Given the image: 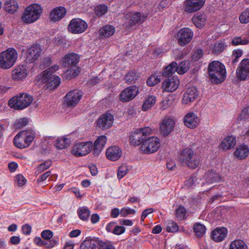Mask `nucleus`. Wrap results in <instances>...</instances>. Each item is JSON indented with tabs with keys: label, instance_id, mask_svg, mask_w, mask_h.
<instances>
[{
	"label": "nucleus",
	"instance_id": "3c124183",
	"mask_svg": "<svg viewBox=\"0 0 249 249\" xmlns=\"http://www.w3.org/2000/svg\"><path fill=\"white\" fill-rule=\"evenodd\" d=\"M188 63L187 62L183 61L179 65L176 66V71L179 74L185 73L188 70Z\"/></svg>",
	"mask_w": 249,
	"mask_h": 249
},
{
	"label": "nucleus",
	"instance_id": "0e129e2a",
	"mask_svg": "<svg viewBox=\"0 0 249 249\" xmlns=\"http://www.w3.org/2000/svg\"><path fill=\"white\" fill-rule=\"evenodd\" d=\"M53 235V232L50 230H44L41 233L42 237L46 240L51 239Z\"/></svg>",
	"mask_w": 249,
	"mask_h": 249
},
{
	"label": "nucleus",
	"instance_id": "052dcab7",
	"mask_svg": "<svg viewBox=\"0 0 249 249\" xmlns=\"http://www.w3.org/2000/svg\"><path fill=\"white\" fill-rule=\"evenodd\" d=\"M16 182L19 186H22L26 183V180L25 178L21 174L17 175L15 178Z\"/></svg>",
	"mask_w": 249,
	"mask_h": 249
},
{
	"label": "nucleus",
	"instance_id": "c85d7f7f",
	"mask_svg": "<svg viewBox=\"0 0 249 249\" xmlns=\"http://www.w3.org/2000/svg\"><path fill=\"white\" fill-rule=\"evenodd\" d=\"M196 155L194 151L191 148H185L179 154V159L181 162L186 164L189 160Z\"/></svg>",
	"mask_w": 249,
	"mask_h": 249
},
{
	"label": "nucleus",
	"instance_id": "f3484780",
	"mask_svg": "<svg viewBox=\"0 0 249 249\" xmlns=\"http://www.w3.org/2000/svg\"><path fill=\"white\" fill-rule=\"evenodd\" d=\"M41 47L38 45H34L31 46L26 52V61L27 63H34L40 56Z\"/></svg>",
	"mask_w": 249,
	"mask_h": 249
},
{
	"label": "nucleus",
	"instance_id": "4c0bfd02",
	"mask_svg": "<svg viewBox=\"0 0 249 249\" xmlns=\"http://www.w3.org/2000/svg\"><path fill=\"white\" fill-rule=\"evenodd\" d=\"M77 213L79 217L81 220L87 221L89 218L90 212L87 207H82L78 209Z\"/></svg>",
	"mask_w": 249,
	"mask_h": 249
},
{
	"label": "nucleus",
	"instance_id": "603ef678",
	"mask_svg": "<svg viewBox=\"0 0 249 249\" xmlns=\"http://www.w3.org/2000/svg\"><path fill=\"white\" fill-rule=\"evenodd\" d=\"M178 227L176 222L173 221L168 222L166 226V231L170 232H175L178 231Z\"/></svg>",
	"mask_w": 249,
	"mask_h": 249
},
{
	"label": "nucleus",
	"instance_id": "e433bc0d",
	"mask_svg": "<svg viewBox=\"0 0 249 249\" xmlns=\"http://www.w3.org/2000/svg\"><path fill=\"white\" fill-rule=\"evenodd\" d=\"M205 179L208 183H213L218 181L220 178L218 174L212 170L207 173L205 176Z\"/></svg>",
	"mask_w": 249,
	"mask_h": 249
},
{
	"label": "nucleus",
	"instance_id": "09e8293b",
	"mask_svg": "<svg viewBox=\"0 0 249 249\" xmlns=\"http://www.w3.org/2000/svg\"><path fill=\"white\" fill-rule=\"evenodd\" d=\"M160 75L156 73L151 75L147 80L146 83L149 86H154L160 81Z\"/></svg>",
	"mask_w": 249,
	"mask_h": 249
},
{
	"label": "nucleus",
	"instance_id": "c756f323",
	"mask_svg": "<svg viewBox=\"0 0 249 249\" xmlns=\"http://www.w3.org/2000/svg\"><path fill=\"white\" fill-rule=\"evenodd\" d=\"M145 139V138H143L142 136V134L137 130L130 136V142L132 145H141Z\"/></svg>",
	"mask_w": 249,
	"mask_h": 249
},
{
	"label": "nucleus",
	"instance_id": "864d4df0",
	"mask_svg": "<svg viewBox=\"0 0 249 249\" xmlns=\"http://www.w3.org/2000/svg\"><path fill=\"white\" fill-rule=\"evenodd\" d=\"M107 7L104 4H101L95 8V14L98 16H101L106 13L107 11Z\"/></svg>",
	"mask_w": 249,
	"mask_h": 249
},
{
	"label": "nucleus",
	"instance_id": "a878e982",
	"mask_svg": "<svg viewBox=\"0 0 249 249\" xmlns=\"http://www.w3.org/2000/svg\"><path fill=\"white\" fill-rule=\"evenodd\" d=\"M121 150L116 146L109 147L106 151V156L110 160L116 161L118 160L121 157Z\"/></svg>",
	"mask_w": 249,
	"mask_h": 249
},
{
	"label": "nucleus",
	"instance_id": "473e14b6",
	"mask_svg": "<svg viewBox=\"0 0 249 249\" xmlns=\"http://www.w3.org/2000/svg\"><path fill=\"white\" fill-rule=\"evenodd\" d=\"M18 8V4L16 0H6L5 2L4 9L9 13H15Z\"/></svg>",
	"mask_w": 249,
	"mask_h": 249
},
{
	"label": "nucleus",
	"instance_id": "39448f33",
	"mask_svg": "<svg viewBox=\"0 0 249 249\" xmlns=\"http://www.w3.org/2000/svg\"><path fill=\"white\" fill-rule=\"evenodd\" d=\"M42 11L41 7L39 4H31L26 8L22 17V20L26 23H33L39 18Z\"/></svg>",
	"mask_w": 249,
	"mask_h": 249
},
{
	"label": "nucleus",
	"instance_id": "58836bf2",
	"mask_svg": "<svg viewBox=\"0 0 249 249\" xmlns=\"http://www.w3.org/2000/svg\"><path fill=\"white\" fill-rule=\"evenodd\" d=\"M177 66V63L176 62H172L164 69L163 75L166 77H171L170 76L176 71Z\"/></svg>",
	"mask_w": 249,
	"mask_h": 249
},
{
	"label": "nucleus",
	"instance_id": "338daca9",
	"mask_svg": "<svg viewBox=\"0 0 249 249\" xmlns=\"http://www.w3.org/2000/svg\"><path fill=\"white\" fill-rule=\"evenodd\" d=\"M51 172L50 171L45 172L37 178V182H42L46 180L48 177L51 175Z\"/></svg>",
	"mask_w": 249,
	"mask_h": 249
},
{
	"label": "nucleus",
	"instance_id": "423d86ee",
	"mask_svg": "<svg viewBox=\"0 0 249 249\" xmlns=\"http://www.w3.org/2000/svg\"><path fill=\"white\" fill-rule=\"evenodd\" d=\"M160 146L159 139L157 137H150L145 139L141 145L140 148L144 154H150L157 151Z\"/></svg>",
	"mask_w": 249,
	"mask_h": 249
},
{
	"label": "nucleus",
	"instance_id": "bb28decb",
	"mask_svg": "<svg viewBox=\"0 0 249 249\" xmlns=\"http://www.w3.org/2000/svg\"><path fill=\"white\" fill-rule=\"evenodd\" d=\"M227 234L226 228H217L212 233V238L216 242H220L224 240Z\"/></svg>",
	"mask_w": 249,
	"mask_h": 249
},
{
	"label": "nucleus",
	"instance_id": "20e7f679",
	"mask_svg": "<svg viewBox=\"0 0 249 249\" xmlns=\"http://www.w3.org/2000/svg\"><path fill=\"white\" fill-rule=\"evenodd\" d=\"M33 97L27 93H20L9 101V105L16 109H23L28 107L33 102Z\"/></svg>",
	"mask_w": 249,
	"mask_h": 249
},
{
	"label": "nucleus",
	"instance_id": "72a5a7b5",
	"mask_svg": "<svg viewBox=\"0 0 249 249\" xmlns=\"http://www.w3.org/2000/svg\"><path fill=\"white\" fill-rule=\"evenodd\" d=\"M192 20L196 27L200 28L205 25L206 17L204 14H197L193 17Z\"/></svg>",
	"mask_w": 249,
	"mask_h": 249
},
{
	"label": "nucleus",
	"instance_id": "6e6d98bb",
	"mask_svg": "<svg viewBox=\"0 0 249 249\" xmlns=\"http://www.w3.org/2000/svg\"><path fill=\"white\" fill-rule=\"evenodd\" d=\"M238 120L240 121H247L249 122V106L245 107L240 114Z\"/></svg>",
	"mask_w": 249,
	"mask_h": 249
},
{
	"label": "nucleus",
	"instance_id": "9d476101",
	"mask_svg": "<svg viewBox=\"0 0 249 249\" xmlns=\"http://www.w3.org/2000/svg\"><path fill=\"white\" fill-rule=\"evenodd\" d=\"M124 18L127 20L125 22L126 24H127L126 26L131 27L143 22L147 18V15L140 12H136L133 14H126Z\"/></svg>",
	"mask_w": 249,
	"mask_h": 249
},
{
	"label": "nucleus",
	"instance_id": "2eb2a0df",
	"mask_svg": "<svg viewBox=\"0 0 249 249\" xmlns=\"http://www.w3.org/2000/svg\"><path fill=\"white\" fill-rule=\"evenodd\" d=\"M139 92L138 88L135 86L128 87L124 89L120 94V100L124 102L133 99Z\"/></svg>",
	"mask_w": 249,
	"mask_h": 249
},
{
	"label": "nucleus",
	"instance_id": "412c9836",
	"mask_svg": "<svg viewBox=\"0 0 249 249\" xmlns=\"http://www.w3.org/2000/svg\"><path fill=\"white\" fill-rule=\"evenodd\" d=\"M113 120V116L111 113H107L98 119L97 125L102 129H107L112 125Z\"/></svg>",
	"mask_w": 249,
	"mask_h": 249
},
{
	"label": "nucleus",
	"instance_id": "aec40b11",
	"mask_svg": "<svg viewBox=\"0 0 249 249\" xmlns=\"http://www.w3.org/2000/svg\"><path fill=\"white\" fill-rule=\"evenodd\" d=\"M199 119L197 115L193 112H189L187 113L184 118V123L186 126L190 128H196L199 123Z\"/></svg>",
	"mask_w": 249,
	"mask_h": 249
},
{
	"label": "nucleus",
	"instance_id": "6e6552de",
	"mask_svg": "<svg viewBox=\"0 0 249 249\" xmlns=\"http://www.w3.org/2000/svg\"><path fill=\"white\" fill-rule=\"evenodd\" d=\"M92 147V143L90 141L77 142L73 146L71 152L76 157L85 156L90 152Z\"/></svg>",
	"mask_w": 249,
	"mask_h": 249
},
{
	"label": "nucleus",
	"instance_id": "79ce46f5",
	"mask_svg": "<svg viewBox=\"0 0 249 249\" xmlns=\"http://www.w3.org/2000/svg\"><path fill=\"white\" fill-rule=\"evenodd\" d=\"M249 43V37L245 36L234 37L232 40L231 44L233 46L246 45Z\"/></svg>",
	"mask_w": 249,
	"mask_h": 249
},
{
	"label": "nucleus",
	"instance_id": "dca6fc26",
	"mask_svg": "<svg viewBox=\"0 0 249 249\" xmlns=\"http://www.w3.org/2000/svg\"><path fill=\"white\" fill-rule=\"evenodd\" d=\"M205 0H185L184 2V11L193 13L200 10L205 3Z\"/></svg>",
	"mask_w": 249,
	"mask_h": 249
},
{
	"label": "nucleus",
	"instance_id": "ddd939ff",
	"mask_svg": "<svg viewBox=\"0 0 249 249\" xmlns=\"http://www.w3.org/2000/svg\"><path fill=\"white\" fill-rule=\"evenodd\" d=\"M193 35V31L188 28L180 29L177 33L178 44L181 46L188 44L192 39Z\"/></svg>",
	"mask_w": 249,
	"mask_h": 249
},
{
	"label": "nucleus",
	"instance_id": "13d9d810",
	"mask_svg": "<svg viewBox=\"0 0 249 249\" xmlns=\"http://www.w3.org/2000/svg\"><path fill=\"white\" fill-rule=\"evenodd\" d=\"M127 171L128 169L126 166L122 165L119 167L117 173V177L118 179H120L122 178L127 174Z\"/></svg>",
	"mask_w": 249,
	"mask_h": 249
},
{
	"label": "nucleus",
	"instance_id": "774afa93",
	"mask_svg": "<svg viewBox=\"0 0 249 249\" xmlns=\"http://www.w3.org/2000/svg\"><path fill=\"white\" fill-rule=\"evenodd\" d=\"M154 210L153 208L146 209L143 211L141 216V221H143L146 217L149 214L152 213Z\"/></svg>",
	"mask_w": 249,
	"mask_h": 249
},
{
	"label": "nucleus",
	"instance_id": "9b49d317",
	"mask_svg": "<svg viewBox=\"0 0 249 249\" xmlns=\"http://www.w3.org/2000/svg\"><path fill=\"white\" fill-rule=\"evenodd\" d=\"M237 77L240 80L249 79V59H244L236 70Z\"/></svg>",
	"mask_w": 249,
	"mask_h": 249
},
{
	"label": "nucleus",
	"instance_id": "4d7b16f0",
	"mask_svg": "<svg viewBox=\"0 0 249 249\" xmlns=\"http://www.w3.org/2000/svg\"><path fill=\"white\" fill-rule=\"evenodd\" d=\"M239 20L243 23H247L249 22V8L242 13L239 17Z\"/></svg>",
	"mask_w": 249,
	"mask_h": 249
},
{
	"label": "nucleus",
	"instance_id": "5fc2aeb1",
	"mask_svg": "<svg viewBox=\"0 0 249 249\" xmlns=\"http://www.w3.org/2000/svg\"><path fill=\"white\" fill-rule=\"evenodd\" d=\"M243 51L241 49L234 50L231 55V62L232 63H235L237 62L238 61V59L243 55Z\"/></svg>",
	"mask_w": 249,
	"mask_h": 249
},
{
	"label": "nucleus",
	"instance_id": "a18cd8bd",
	"mask_svg": "<svg viewBox=\"0 0 249 249\" xmlns=\"http://www.w3.org/2000/svg\"><path fill=\"white\" fill-rule=\"evenodd\" d=\"M59 66L55 65L48 69L44 71L40 76L42 77V81H46L47 80L49 76L52 74V73L55 72L58 70Z\"/></svg>",
	"mask_w": 249,
	"mask_h": 249
},
{
	"label": "nucleus",
	"instance_id": "f257e3e1",
	"mask_svg": "<svg viewBox=\"0 0 249 249\" xmlns=\"http://www.w3.org/2000/svg\"><path fill=\"white\" fill-rule=\"evenodd\" d=\"M208 73L212 83L220 84L226 78V71L225 66L218 61H213L208 66Z\"/></svg>",
	"mask_w": 249,
	"mask_h": 249
},
{
	"label": "nucleus",
	"instance_id": "b1692460",
	"mask_svg": "<svg viewBox=\"0 0 249 249\" xmlns=\"http://www.w3.org/2000/svg\"><path fill=\"white\" fill-rule=\"evenodd\" d=\"M27 75L26 66L19 65L12 71V77L15 80H20L25 78Z\"/></svg>",
	"mask_w": 249,
	"mask_h": 249
},
{
	"label": "nucleus",
	"instance_id": "2f4dec72",
	"mask_svg": "<svg viewBox=\"0 0 249 249\" xmlns=\"http://www.w3.org/2000/svg\"><path fill=\"white\" fill-rule=\"evenodd\" d=\"M249 153V148L245 145H241L237 147L234 156L239 159H243L248 156Z\"/></svg>",
	"mask_w": 249,
	"mask_h": 249
},
{
	"label": "nucleus",
	"instance_id": "7c9ffc66",
	"mask_svg": "<svg viewBox=\"0 0 249 249\" xmlns=\"http://www.w3.org/2000/svg\"><path fill=\"white\" fill-rule=\"evenodd\" d=\"M115 32V28L110 25L103 27L99 31V36L101 38L112 36Z\"/></svg>",
	"mask_w": 249,
	"mask_h": 249
},
{
	"label": "nucleus",
	"instance_id": "49530a36",
	"mask_svg": "<svg viewBox=\"0 0 249 249\" xmlns=\"http://www.w3.org/2000/svg\"><path fill=\"white\" fill-rule=\"evenodd\" d=\"M139 75L137 72L134 71H129L125 76V82L128 84L135 83L137 80Z\"/></svg>",
	"mask_w": 249,
	"mask_h": 249
},
{
	"label": "nucleus",
	"instance_id": "5701e85b",
	"mask_svg": "<svg viewBox=\"0 0 249 249\" xmlns=\"http://www.w3.org/2000/svg\"><path fill=\"white\" fill-rule=\"evenodd\" d=\"M67 10L63 6L54 8L50 14V18L52 21H57L60 20L66 15Z\"/></svg>",
	"mask_w": 249,
	"mask_h": 249
},
{
	"label": "nucleus",
	"instance_id": "37998d69",
	"mask_svg": "<svg viewBox=\"0 0 249 249\" xmlns=\"http://www.w3.org/2000/svg\"><path fill=\"white\" fill-rule=\"evenodd\" d=\"M229 249H248V246L242 240H235L231 242Z\"/></svg>",
	"mask_w": 249,
	"mask_h": 249
},
{
	"label": "nucleus",
	"instance_id": "69168bd1",
	"mask_svg": "<svg viewBox=\"0 0 249 249\" xmlns=\"http://www.w3.org/2000/svg\"><path fill=\"white\" fill-rule=\"evenodd\" d=\"M125 229L123 226L116 225L113 233L116 235H121L125 231Z\"/></svg>",
	"mask_w": 249,
	"mask_h": 249
},
{
	"label": "nucleus",
	"instance_id": "a19ab883",
	"mask_svg": "<svg viewBox=\"0 0 249 249\" xmlns=\"http://www.w3.org/2000/svg\"><path fill=\"white\" fill-rule=\"evenodd\" d=\"M156 102V98L154 96H149L145 100L142 106V109L146 111L152 107Z\"/></svg>",
	"mask_w": 249,
	"mask_h": 249
},
{
	"label": "nucleus",
	"instance_id": "c9c22d12",
	"mask_svg": "<svg viewBox=\"0 0 249 249\" xmlns=\"http://www.w3.org/2000/svg\"><path fill=\"white\" fill-rule=\"evenodd\" d=\"M193 230L197 238H201L205 234L206 228L204 225L197 222L194 224Z\"/></svg>",
	"mask_w": 249,
	"mask_h": 249
},
{
	"label": "nucleus",
	"instance_id": "7ed1b4c3",
	"mask_svg": "<svg viewBox=\"0 0 249 249\" xmlns=\"http://www.w3.org/2000/svg\"><path fill=\"white\" fill-rule=\"evenodd\" d=\"M18 57L17 51L14 48H9L0 53V68L8 69L15 63Z\"/></svg>",
	"mask_w": 249,
	"mask_h": 249
},
{
	"label": "nucleus",
	"instance_id": "4468645a",
	"mask_svg": "<svg viewBox=\"0 0 249 249\" xmlns=\"http://www.w3.org/2000/svg\"><path fill=\"white\" fill-rule=\"evenodd\" d=\"M82 97V93L77 90L69 91L65 96V102L68 107L75 106Z\"/></svg>",
	"mask_w": 249,
	"mask_h": 249
},
{
	"label": "nucleus",
	"instance_id": "f03ea898",
	"mask_svg": "<svg viewBox=\"0 0 249 249\" xmlns=\"http://www.w3.org/2000/svg\"><path fill=\"white\" fill-rule=\"evenodd\" d=\"M35 136V132L32 130L20 131L15 137L13 142L17 147L25 148L30 145Z\"/></svg>",
	"mask_w": 249,
	"mask_h": 249
},
{
	"label": "nucleus",
	"instance_id": "0eeeda50",
	"mask_svg": "<svg viewBox=\"0 0 249 249\" xmlns=\"http://www.w3.org/2000/svg\"><path fill=\"white\" fill-rule=\"evenodd\" d=\"M88 25L84 20L80 18L72 19L68 26V31L73 34L84 33L88 28Z\"/></svg>",
	"mask_w": 249,
	"mask_h": 249
},
{
	"label": "nucleus",
	"instance_id": "f704fd0d",
	"mask_svg": "<svg viewBox=\"0 0 249 249\" xmlns=\"http://www.w3.org/2000/svg\"><path fill=\"white\" fill-rule=\"evenodd\" d=\"M41 79L42 82L48 81L49 87L52 89H55L58 87L61 82L59 77L55 75H50L46 81H42V77H41Z\"/></svg>",
	"mask_w": 249,
	"mask_h": 249
},
{
	"label": "nucleus",
	"instance_id": "6ab92c4d",
	"mask_svg": "<svg viewBox=\"0 0 249 249\" xmlns=\"http://www.w3.org/2000/svg\"><path fill=\"white\" fill-rule=\"evenodd\" d=\"M179 84V79L175 76L166 78L163 82L162 88L167 92H173L176 90Z\"/></svg>",
	"mask_w": 249,
	"mask_h": 249
},
{
	"label": "nucleus",
	"instance_id": "e2e57ef3",
	"mask_svg": "<svg viewBox=\"0 0 249 249\" xmlns=\"http://www.w3.org/2000/svg\"><path fill=\"white\" fill-rule=\"evenodd\" d=\"M225 49L224 44L222 43H216L213 47V51L216 53L218 54L222 52Z\"/></svg>",
	"mask_w": 249,
	"mask_h": 249
},
{
	"label": "nucleus",
	"instance_id": "de8ad7c7",
	"mask_svg": "<svg viewBox=\"0 0 249 249\" xmlns=\"http://www.w3.org/2000/svg\"><path fill=\"white\" fill-rule=\"evenodd\" d=\"M200 163V158L198 155L191 158L190 160H189L185 164L189 168L195 169L198 166Z\"/></svg>",
	"mask_w": 249,
	"mask_h": 249
},
{
	"label": "nucleus",
	"instance_id": "ea45409f",
	"mask_svg": "<svg viewBox=\"0 0 249 249\" xmlns=\"http://www.w3.org/2000/svg\"><path fill=\"white\" fill-rule=\"evenodd\" d=\"M51 160H46L39 164L36 168L35 174L37 176L46 170L49 169L52 165Z\"/></svg>",
	"mask_w": 249,
	"mask_h": 249
},
{
	"label": "nucleus",
	"instance_id": "393cba45",
	"mask_svg": "<svg viewBox=\"0 0 249 249\" xmlns=\"http://www.w3.org/2000/svg\"><path fill=\"white\" fill-rule=\"evenodd\" d=\"M107 141L106 136H100L95 141L93 145V153L94 155L97 156L103 150Z\"/></svg>",
	"mask_w": 249,
	"mask_h": 249
},
{
	"label": "nucleus",
	"instance_id": "f8f14e48",
	"mask_svg": "<svg viewBox=\"0 0 249 249\" xmlns=\"http://www.w3.org/2000/svg\"><path fill=\"white\" fill-rule=\"evenodd\" d=\"M103 241L98 238L87 237L81 243L80 249H101Z\"/></svg>",
	"mask_w": 249,
	"mask_h": 249
},
{
	"label": "nucleus",
	"instance_id": "bf43d9fd",
	"mask_svg": "<svg viewBox=\"0 0 249 249\" xmlns=\"http://www.w3.org/2000/svg\"><path fill=\"white\" fill-rule=\"evenodd\" d=\"M136 213V211L129 207H124L120 211V214L123 217H126L127 215Z\"/></svg>",
	"mask_w": 249,
	"mask_h": 249
},
{
	"label": "nucleus",
	"instance_id": "4be33fe9",
	"mask_svg": "<svg viewBox=\"0 0 249 249\" xmlns=\"http://www.w3.org/2000/svg\"><path fill=\"white\" fill-rule=\"evenodd\" d=\"M79 60V57L75 53L66 54L61 60V63L64 67H70L76 65Z\"/></svg>",
	"mask_w": 249,
	"mask_h": 249
},
{
	"label": "nucleus",
	"instance_id": "1a4fd4ad",
	"mask_svg": "<svg viewBox=\"0 0 249 249\" xmlns=\"http://www.w3.org/2000/svg\"><path fill=\"white\" fill-rule=\"evenodd\" d=\"M175 122L169 116H165L160 123V130L161 134L164 136H168L173 130Z\"/></svg>",
	"mask_w": 249,
	"mask_h": 249
},
{
	"label": "nucleus",
	"instance_id": "a211bd4d",
	"mask_svg": "<svg viewBox=\"0 0 249 249\" xmlns=\"http://www.w3.org/2000/svg\"><path fill=\"white\" fill-rule=\"evenodd\" d=\"M198 91L196 87H192L186 89L183 94L182 103L183 104H190L198 96Z\"/></svg>",
	"mask_w": 249,
	"mask_h": 249
},
{
	"label": "nucleus",
	"instance_id": "8fccbe9b",
	"mask_svg": "<svg viewBox=\"0 0 249 249\" xmlns=\"http://www.w3.org/2000/svg\"><path fill=\"white\" fill-rule=\"evenodd\" d=\"M186 209L180 205L176 210V216L178 220H183L186 218Z\"/></svg>",
	"mask_w": 249,
	"mask_h": 249
},
{
	"label": "nucleus",
	"instance_id": "c03bdc74",
	"mask_svg": "<svg viewBox=\"0 0 249 249\" xmlns=\"http://www.w3.org/2000/svg\"><path fill=\"white\" fill-rule=\"evenodd\" d=\"M70 140L66 138H60L56 140L55 146L57 149H62L66 148L70 144Z\"/></svg>",
	"mask_w": 249,
	"mask_h": 249
},
{
	"label": "nucleus",
	"instance_id": "cd10ccee",
	"mask_svg": "<svg viewBox=\"0 0 249 249\" xmlns=\"http://www.w3.org/2000/svg\"><path fill=\"white\" fill-rule=\"evenodd\" d=\"M236 143L235 137L233 136H228L224 138L221 142L220 148L227 150L233 147Z\"/></svg>",
	"mask_w": 249,
	"mask_h": 249
},
{
	"label": "nucleus",
	"instance_id": "680f3d73",
	"mask_svg": "<svg viewBox=\"0 0 249 249\" xmlns=\"http://www.w3.org/2000/svg\"><path fill=\"white\" fill-rule=\"evenodd\" d=\"M142 134V136L146 137L152 134V129L149 127H145L138 130Z\"/></svg>",
	"mask_w": 249,
	"mask_h": 249
}]
</instances>
